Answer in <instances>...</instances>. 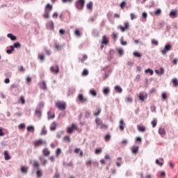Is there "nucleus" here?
Segmentation results:
<instances>
[{
	"instance_id": "50",
	"label": "nucleus",
	"mask_w": 178,
	"mask_h": 178,
	"mask_svg": "<svg viewBox=\"0 0 178 178\" xmlns=\"http://www.w3.org/2000/svg\"><path fill=\"white\" fill-rule=\"evenodd\" d=\"M5 136V133H3V128L0 127V137H3Z\"/></svg>"
},
{
	"instance_id": "63",
	"label": "nucleus",
	"mask_w": 178,
	"mask_h": 178,
	"mask_svg": "<svg viewBox=\"0 0 178 178\" xmlns=\"http://www.w3.org/2000/svg\"><path fill=\"white\" fill-rule=\"evenodd\" d=\"M35 113L36 115H38V116H41V110L40 109L36 110Z\"/></svg>"
},
{
	"instance_id": "15",
	"label": "nucleus",
	"mask_w": 178,
	"mask_h": 178,
	"mask_svg": "<svg viewBox=\"0 0 178 178\" xmlns=\"http://www.w3.org/2000/svg\"><path fill=\"white\" fill-rule=\"evenodd\" d=\"M155 73H156V74H159V76H162V74L165 73V69H163V67H161L160 70H156Z\"/></svg>"
},
{
	"instance_id": "39",
	"label": "nucleus",
	"mask_w": 178,
	"mask_h": 178,
	"mask_svg": "<svg viewBox=\"0 0 178 178\" xmlns=\"http://www.w3.org/2000/svg\"><path fill=\"white\" fill-rule=\"evenodd\" d=\"M38 58L40 59V60H41L42 62H44V59H45V56H44V54H38Z\"/></svg>"
},
{
	"instance_id": "2",
	"label": "nucleus",
	"mask_w": 178,
	"mask_h": 178,
	"mask_svg": "<svg viewBox=\"0 0 178 178\" xmlns=\"http://www.w3.org/2000/svg\"><path fill=\"white\" fill-rule=\"evenodd\" d=\"M33 145L35 148H38V147H42V145H47V140H44L42 138L36 140L33 142Z\"/></svg>"
},
{
	"instance_id": "60",
	"label": "nucleus",
	"mask_w": 178,
	"mask_h": 178,
	"mask_svg": "<svg viewBox=\"0 0 178 178\" xmlns=\"http://www.w3.org/2000/svg\"><path fill=\"white\" fill-rule=\"evenodd\" d=\"M130 16H131V20H134V19H137V17L136 16V15H134V13H131Z\"/></svg>"
},
{
	"instance_id": "45",
	"label": "nucleus",
	"mask_w": 178,
	"mask_h": 178,
	"mask_svg": "<svg viewBox=\"0 0 178 178\" xmlns=\"http://www.w3.org/2000/svg\"><path fill=\"white\" fill-rule=\"evenodd\" d=\"M14 48H22V45L19 42L14 43Z\"/></svg>"
},
{
	"instance_id": "54",
	"label": "nucleus",
	"mask_w": 178,
	"mask_h": 178,
	"mask_svg": "<svg viewBox=\"0 0 178 178\" xmlns=\"http://www.w3.org/2000/svg\"><path fill=\"white\" fill-rule=\"evenodd\" d=\"M134 55L136 57V58H141V54L137 52V51H135L134 53Z\"/></svg>"
},
{
	"instance_id": "25",
	"label": "nucleus",
	"mask_w": 178,
	"mask_h": 178,
	"mask_svg": "<svg viewBox=\"0 0 178 178\" xmlns=\"http://www.w3.org/2000/svg\"><path fill=\"white\" fill-rule=\"evenodd\" d=\"M109 92H111V89H109V88H104L103 90V94H104V95H108Z\"/></svg>"
},
{
	"instance_id": "38",
	"label": "nucleus",
	"mask_w": 178,
	"mask_h": 178,
	"mask_svg": "<svg viewBox=\"0 0 178 178\" xmlns=\"http://www.w3.org/2000/svg\"><path fill=\"white\" fill-rule=\"evenodd\" d=\"M63 140L65 141V143H70V136H64Z\"/></svg>"
},
{
	"instance_id": "11",
	"label": "nucleus",
	"mask_w": 178,
	"mask_h": 178,
	"mask_svg": "<svg viewBox=\"0 0 178 178\" xmlns=\"http://www.w3.org/2000/svg\"><path fill=\"white\" fill-rule=\"evenodd\" d=\"M102 44H104V45H108V44H109V39L108 37H106V35H103Z\"/></svg>"
},
{
	"instance_id": "29",
	"label": "nucleus",
	"mask_w": 178,
	"mask_h": 178,
	"mask_svg": "<svg viewBox=\"0 0 178 178\" xmlns=\"http://www.w3.org/2000/svg\"><path fill=\"white\" fill-rule=\"evenodd\" d=\"M137 127L139 131H141L142 133H144V131H145V127L138 125Z\"/></svg>"
},
{
	"instance_id": "41",
	"label": "nucleus",
	"mask_w": 178,
	"mask_h": 178,
	"mask_svg": "<svg viewBox=\"0 0 178 178\" xmlns=\"http://www.w3.org/2000/svg\"><path fill=\"white\" fill-rule=\"evenodd\" d=\"M157 122H158V121H156V119H154V120H153L152 121L151 123H152V127H153V128L156 127Z\"/></svg>"
},
{
	"instance_id": "1",
	"label": "nucleus",
	"mask_w": 178,
	"mask_h": 178,
	"mask_svg": "<svg viewBox=\"0 0 178 178\" xmlns=\"http://www.w3.org/2000/svg\"><path fill=\"white\" fill-rule=\"evenodd\" d=\"M54 9V7L52 5L48 3L46 5L45 8H44V13L43 15V17L44 19H49V12Z\"/></svg>"
},
{
	"instance_id": "64",
	"label": "nucleus",
	"mask_w": 178,
	"mask_h": 178,
	"mask_svg": "<svg viewBox=\"0 0 178 178\" xmlns=\"http://www.w3.org/2000/svg\"><path fill=\"white\" fill-rule=\"evenodd\" d=\"M80 149L79 148H76L75 149H74V152H75V154H79V152H80Z\"/></svg>"
},
{
	"instance_id": "34",
	"label": "nucleus",
	"mask_w": 178,
	"mask_h": 178,
	"mask_svg": "<svg viewBox=\"0 0 178 178\" xmlns=\"http://www.w3.org/2000/svg\"><path fill=\"white\" fill-rule=\"evenodd\" d=\"M172 84L174 87H178V80L177 79H172Z\"/></svg>"
},
{
	"instance_id": "49",
	"label": "nucleus",
	"mask_w": 178,
	"mask_h": 178,
	"mask_svg": "<svg viewBox=\"0 0 178 178\" xmlns=\"http://www.w3.org/2000/svg\"><path fill=\"white\" fill-rule=\"evenodd\" d=\"M75 35H77V37H81V33L80 32V30L76 29L75 31Z\"/></svg>"
},
{
	"instance_id": "43",
	"label": "nucleus",
	"mask_w": 178,
	"mask_h": 178,
	"mask_svg": "<svg viewBox=\"0 0 178 178\" xmlns=\"http://www.w3.org/2000/svg\"><path fill=\"white\" fill-rule=\"evenodd\" d=\"M100 129L106 130V129H108V125L102 123V124L100 125Z\"/></svg>"
},
{
	"instance_id": "17",
	"label": "nucleus",
	"mask_w": 178,
	"mask_h": 178,
	"mask_svg": "<svg viewBox=\"0 0 178 178\" xmlns=\"http://www.w3.org/2000/svg\"><path fill=\"white\" fill-rule=\"evenodd\" d=\"M40 161L43 166H45V165H47V163H48V161H47V159H45V157L44 156L40 157Z\"/></svg>"
},
{
	"instance_id": "61",
	"label": "nucleus",
	"mask_w": 178,
	"mask_h": 178,
	"mask_svg": "<svg viewBox=\"0 0 178 178\" xmlns=\"http://www.w3.org/2000/svg\"><path fill=\"white\" fill-rule=\"evenodd\" d=\"M59 33H60V35H63L65 34V33H66V31H65V29H60Z\"/></svg>"
},
{
	"instance_id": "24",
	"label": "nucleus",
	"mask_w": 178,
	"mask_h": 178,
	"mask_svg": "<svg viewBox=\"0 0 178 178\" xmlns=\"http://www.w3.org/2000/svg\"><path fill=\"white\" fill-rule=\"evenodd\" d=\"M54 48H55V49H56V51H60V49H62V48H63V47L62 45H60L58 43H55Z\"/></svg>"
},
{
	"instance_id": "18",
	"label": "nucleus",
	"mask_w": 178,
	"mask_h": 178,
	"mask_svg": "<svg viewBox=\"0 0 178 178\" xmlns=\"http://www.w3.org/2000/svg\"><path fill=\"white\" fill-rule=\"evenodd\" d=\"M42 154L44 156H49L51 152L48 149H43Z\"/></svg>"
},
{
	"instance_id": "31",
	"label": "nucleus",
	"mask_w": 178,
	"mask_h": 178,
	"mask_svg": "<svg viewBox=\"0 0 178 178\" xmlns=\"http://www.w3.org/2000/svg\"><path fill=\"white\" fill-rule=\"evenodd\" d=\"M101 152H102V147H97L95 149V154H96V155H99V154H101Z\"/></svg>"
},
{
	"instance_id": "21",
	"label": "nucleus",
	"mask_w": 178,
	"mask_h": 178,
	"mask_svg": "<svg viewBox=\"0 0 178 178\" xmlns=\"http://www.w3.org/2000/svg\"><path fill=\"white\" fill-rule=\"evenodd\" d=\"M138 98L140 101H144V99H145V98H147V94H143V93H140Z\"/></svg>"
},
{
	"instance_id": "46",
	"label": "nucleus",
	"mask_w": 178,
	"mask_h": 178,
	"mask_svg": "<svg viewBox=\"0 0 178 178\" xmlns=\"http://www.w3.org/2000/svg\"><path fill=\"white\" fill-rule=\"evenodd\" d=\"M33 166L38 170L40 169V164L37 161L33 162Z\"/></svg>"
},
{
	"instance_id": "55",
	"label": "nucleus",
	"mask_w": 178,
	"mask_h": 178,
	"mask_svg": "<svg viewBox=\"0 0 178 178\" xmlns=\"http://www.w3.org/2000/svg\"><path fill=\"white\" fill-rule=\"evenodd\" d=\"M162 99L165 101V99H167L168 96L166 95V92H163L161 95Z\"/></svg>"
},
{
	"instance_id": "22",
	"label": "nucleus",
	"mask_w": 178,
	"mask_h": 178,
	"mask_svg": "<svg viewBox=\"0 0 178 178\" xmlns=\"http://www.w3.org/2000/svg\"><path fill=\"white\" fill-rule=\"evenodd\" d=\"M156 165H159V166H163V159H160L159 160H156Z\"/></svg>"
},
{
	"instance_id": "6",
	"label": "nucleus",
	"mask_w": 178,
	"mask_h": 178,
	"mask_svg": "<svg viewBox=\"0 0 178 178\" xmlns=\"http://www.w3.org/2000/svg\"><path fill=\"white\" fill-rule=\"evenodd\" d=\"M74 130H77V124H72L70 127L67 128V133H68V134H72Z\"/></svg>"
},
{
	"instance_id": "30",
	"label": "nucleus",
	"mask_w": 178,
	"mask_h": 178,
	"mask_svg": "<svg viewBox=\"0 0 178 178\" xmlns=\"http://www.w3.org/2000/svg\"><path fill=\"white\" fill-rule=\"evenodd\" d=\"M86 165L88 166V168H91V165H92V160H91V159H88L86 161Z\"/></svg>"
},
{
	"instance_id": "62",
	"label": "nucleus",
	"mask_w": 178,
	"mask_h": 178,
	"mask_svg": "<svg viewBox=\"0 0 178 178\" xmlns=\"http://www.w3.org/2000/svg\"><path fill=\"white\" fill-rule=\"evenodd\" d=\"M60 152H62V150L60 149H57L56 155L58 156V155H60Z\"/></svg>"
},
{
	"instance_id": "51",
	"label": "nucleus",
	"mask_w": 178,
	"mask_h": 178,
	"mask_svg": "<svg viewBox=\"0 0 178 178\" xmlns=\"http://www.w3.org/2000/svg\"><path fill=\"white\" fill-rule=\"evenodd\" d=\"M152 44L153 45L158 46V44H159L158 40H154V39L152 40Z\"/></svg>"
},
{
	"instance_id": "44",
	"label": "nucleus",
	"mask_w": 178,
	"mask_h": 178,
	"mask_svg": "<svg viewBox=\"0 0 178 178\" xmlns=\"http://www.w3.org/2000/svg\"><path fill=\"white\" fill-rule=\"evenodd\" d=\"M82 76H88V70L84 69L82 72Z\"/></svg>"
},
{
	"instance_id": "9",
	"label": "nucleus",
	"mask_w": 178,
	"mask_h": 178,
	"mask_svg": "<svg viewBox=\"0 0 178 178\" xmlns=\"http://www.w3.org/2000/svg\"><path fill=\"white\" fill-rule=\"evenodd\" d=\"M124 24V27L122 26L121 25L118 26V29H120L122 33H124L126 30H129V22H125Z\"/></svg>"
},
{
	"instance_id": "10",
	"label": "nucleus",
	"mask_w": 178,
	"mask_h": 178,
	"mask_svg": "<svg viewBox=\"0 0 178 178\" xmlns=\"http://www.w3.org/2000/svg\"><path fill=\"white\" fill-rule=\"evenodd\" d=\"M159 134L161 137H165V136H166V131L165 130V128L160 127L159 129Z\"/></svg>"
},
{
	"instance_id": "7",
	"label": "nucleus",
	"mask_w": 178,
	"mask_h": 178,
	"mask_svg": "<svg viewBox=\"0 0 178 178\" xmlns=\"http://www.w3.org/2000/svg\"><path fill=\"white\" fill-rule=\"evenodd\" d=\"M78 99L81 102V104H86V102H88V98L85 97L83 95L79 94L78 95Z\"/></svg>"
},
{
	"instance_id": "14",
	"label": "nucleus",
	"mask_w": 178,
	"mask_h": 178,
	"mask_svg": "<svg viewBox=\"0 0 178 178\" xmlns=\"http://www.w3.org/2000/svg\"><path fill=\"white\" fill-rule=\"evenodd\" d=\"M132 154H138V146H132L131 148Z\"/></svg>"
},
{
	"instance_id": "5",
	"label": "nucleus",
	"mask_w": 178,
	"mask_h": 178,
	"mask_svg": "<svg viewBox=\"0 0 178 178\" xmlns=\"http://www.w3.org/2000/svg\"><path fill=\"white\" fill-rule=\"evenodd\" d=\"M172 49V45L170 44H165V47L161 49V52L163 54V55H166L167 52H169Z\"/></svg>"
},
{
	"instance_id": "26",
	"label": "nucleus",
	"mask_w": 178,
	"mask_h": 178,
	"mask_svg": "<svg viewBox=\"0 0 178 178\" xmlns=\"http://www.w3.org/2000/svg\"><path fill=\"white\" fill-rule=\"evenodd\" d=\"M115 90L116 92L121 93L123 92V89H122V88H120V86H116L115 87Z\"/></svg>"
},
{
	"instance_id": "27",
	"label": "nucleus",
	"mask_w": 178,
	"mask_h": 178,
	"mask_svg": "<svg viewBox=\"0 0 178 178\" xmlns=\"http://www.w3.org/2000/svg\"><path fill=\"white\" fill-rule=\"evenodd\" d=\"M96 110L97 112L94 113V116H99V115H101V108L99 107H97Z\"/></svg>"
},
{
	"instance_id": "57",
	"label": "nucleus",
	"mask_w": 178,
	"mask_h": 178,
	"mask_svg": "<svg viewBox=\"0 0 178 178\" xmlns=\"http://www.w3.org/2000/svg\"><path fill=\"white\" fill-rule=\"evenodd\" d=\"M44 51L47 54V55L48 56L51 55V50L47 49V47H44Z\"/></svg>"
},
{
	"instance_id": "12",
	"label": "nucleus",
	"mask_w": 178,
	"mask_h": 178,
	"mask_svg": "<svg viewBox=\"0 0 178 178\" xmlns=\"http://www.w3.org/2000/svg\"><path fill=\"white\" fill-rule=\"evenodd\" d=\"M126 126V124L124 123V121L123 120H120V131H123L124 130V127Z\"/></svg>"
},
{
	"instance_id": "40",
	"label": "nucleus",
	"mask_w": 178,
	"mask_h": 178,
	"mask_svg": "<svg viewBox=\"0 0 178 178\" xmlns=\"http://www.w3.org/2000/svg\"><path fill=\"white\" fill-rule=\"evenodd\" d=\"M125 101L126 102H129V104H131V102H133V98H131V97H127L125 98Z\"/></svg>"
},
{
	"instance_id": "20",
	"label": "nucleus",
	"mask_w": 178,
	"mask_h": 178,
	"mask_svg": "<svg viewBox=\"0 0 178 178\" xmlns=\"http://www.w3.org/2000/svg\"><path fill=\"white\" fill-rule=\"evenodd\" d=\"M10 155H9V152L8 151H4V159L6 161H9L10 159Z\"/></svg>"
},
{
	"instance_id": "59",
	"label": "nucleus",
	"mask_w": 178,
	"mask_h": 178,
	"mask_svg": "<svg viewBox=\"0 0 178 178\" xmlns=\"http://www.w3.org/2000/svg\"><path fill=\"white\" fill-rule=\"evenodd\" d=\"M124 6H126V1H122L120 4L121 9H124Z\"/></svg>"
},
{
	"instance_id": "36",
	"label": "nucleus",
	"mask_w": 178,
	"mask_h": 178,
	"mask_svg": "<svg viewBox=\"0 0 178 178\" xmlns=\"http://www.w3.org/2000/svg\"><path fill=\"white\" fill-rule=\"evenodd\" d=\"M90 94L92 95V97H97V92L94 89L90 90Z\"/></svg>"
},
{
	"instance_id": "37",
	"label": "nucleus",
	"mask_w": 178,
	"mask_h": 178,
	"mask_svg": "<svg viewBox=\"0 0 178 178\" xmlns=\"http://www.w3.org/2000/svg\"><path fill=\"white\" fill-rule=\"evenodd\" d=\"M161 13H162V10H161V8H158L155 12H154V15L156 16H159V15H161Z\"/></svg>"
},
{
	"instance_id": "16",
	"label": "nucleus",
	"mask_w": 178,
	"mask_h": 178,
	"mask_svg": "<svg viewBox=\"0 0 178 178\" xmlns=\"http://www.w3.org/2000/svg\"><path fill=\"white\" fill-rule=\"evenodd\" d=\"M7 37L8 38H10L11 41H16L17 40V38H16V36L12 33H8Z\"/></svg>"
},
{
	"instance_id": "48",
	"label": "nucleus",
	"mask_w": 178,
	"mask_h": 178,
	"mask_svg": "<svg viewBox=\"0 0 178 178\" xmlns=\"http://www.w3.org/2000/svg\"><path fill=\"white\" fill-rule=\"evenodd\" d=\"M74 0H62L63 3H73Z\"/></svg>"
},
{
	"instance_id": "4",
	"label": "nucleus",
	"mask_w": 178,
	"mask_h": 178,
	"mask_svg": "<svg viewBox=\"0 0 178 178\" xmlns=\"http://www.w3.org/2000/svg\"><path fill=\"white\" fill-rule=\"evenodd\" d=\"M56 106L60 111H65L66 109V103L65 102H56Z\"/></svg>"
},
{
	"instance_id": "58",
	"label": "nucleus",
	"mask_w": 178,
	"mask_h": 178,
	"mask_svg": "<svg viewBox=\"0 0 178 178\" xmlns=\"http://www.w3.org/2000/svg\"><path fill=\"white\" fill-rule=\"evenodd\" d=\"M27 130H28L29 131H34V127H33V126H29V127H27Z\"/></svg>"
},
{
	"instance_id": "53",
	"label": "nucleus",
	"mask_w": 178,
	"mask_h": 178,
	"mask_svg": "<svg viewBox=\"0 0 178 178\" xmlns=\"http://www.w3.org/2000/svg\"><path fill=\"white\" fill-rule=\"evenodd\" d=\"M105 141H109L111 140V135L110 134H106L105 138H104Z\"/></svg>"
},
{
	"instance_id": "28",
	"label": "nucleus",
	"mask_w": 178,
	"mask_h": 178,
	"mask_svg": "<svg viewBox=\"0 0 178 178\" xmlns=\"http://www.w3.org/2000/svg\"><path fill=\"white\" fill-rule=\"evenodd\" d=\"M36 176L38 178L42 177V171H41L40 169H38L36 172Z\"/></svg>"
},
{
	"instance_id": "52",
	"label": "nucleus",
	"mask_w": 178,
	"mask_h": 178,
	"mask_svg": "<svg viewBox=\"0 0 178 178\" xmlns=\"http://www.w3.org/2000/svg\"><path fill=\"white\" fill-rule=\"evenodd\" d=\"M113 40H118V33L113 32L112 35Z\"/></svg>"
},
{
	"instance_id": "8",
	"label": "nucleus",
	"mask_w": 178,
	"mask_h": 178,
	"mask_svg": "<svg viewBox=\"0 0 178 178\" xmlns=\"http://www.w3.org/2000/svg\"><path fill=\"white\" fill-rule=\"evenodd\" d=\"M50 70L51 73H54V74H58V73H59V65H56L55 67L51 66L50 67Z\"/></svg>"
},
{
	"instance_id": "3",
	"label": "nucleus",
	"mask_w": 178,
	"mask_h": 178,
	"mask_svg": "<svg viewBox=\"0 0 178 178\" xmlns=\"http://www.w3.org/2000/svg\"><path fill=\"white\" fill-rule=\"evenodd\" d=\"M86 5V0H77L75 2V6L79 10H83V8Z\"/></svg>"
},
{
	"instance_id": "23",
	"label": "nucleus",
	"mask_w": 178,
	"mask_h": 178,
	"mask_svg": "<svg viewBox=\"0 0 178 178\" xmlns=\"http://www.w3.org/2000/svg\"><path fill=\"white\" fill-rule=\"evenodd\" d=\"M50 130H51V131H54V130H56V122H52L50 126Z\"/></svg>"
},
{
	"instance_id": "47",
	"label": "nucleus",
	"mask_w": 178,
	"mask_h": 178,
	"mask_svg": "<svg viewBox=\"0 0 178 178\" xmlns=\"http://www.w3.org/2000/svg\"><path fill=\"white\" fill-rule=\"evenodd\" d=\"M145 73H149L151 76L154 74V71L151 69L145 70Z\"/></svg>"
},
{
	"instance_id": "19",
	"label": "nucleus",
	"mask_w": 178,
	"mask_h": 178,
	"mask_svg": "<svg viewBox=\"0 0 178 178\" xmlns=\"http://www.w3.org/2000/svg\"><path fill=\"white\" fill-rule=\"evenodd\" d=\"M170 17H177V11L171 10L170 13Z\"/></svg>"
},
{
	"instance_id": "35",
	"label": "nucleus",
	"mask_w": 178,
	"mask_h": 178,
	"mask_svg": "<svg viewBox=\"0 0 178 178\" xmlns=\"http://www.w3.org/2000/svg\"><path fill=\"white\" fill-rule=\"evenodd\" d=\"M47 129H45V127H43L42 129V131L40 133L41 136H45L47 135Z\"/></svg>"
},
{
	"instance_id": "13",
	"label": "nucleus",
	"mask_w": 178,
	"mask_h": 178,
	"mask_svg": "<svg viewBox=\"0 0 178 178\" xmlns=\"http://www.w3.org/2000/svg\"><path fill=\"white\" fill-rule=\"evenodd\" d=\"M47 27L49 30H54V22L49 21L47 23Z\"/></svg>"
},
{
	"instance_id": "56",
	"label": "nucleus",
	"mask_w": 178,
	"mask_h": 178,
	"mask_svg": "<svg viewBox=\"0 0 178 178\" xmlns=\"http://www.w3.org/2000/svg\"><path fill=\"white\" fill-rule=\"evenodd\" d=\"M118 52L119 55H120V56H122V55H123V49L119 48L118 49Z\"/></svg>"
},
{
	"instance_id": "33",
	"label": "nucleus",
	"mask_w": 178,
	"mask_h": 178,
	"mask_svg": "<svg viewBox=\"0 0 178 178\" xmlns=\"http://www.w3.org/2000/svg\"><path fill=\"white\" fill-rule=\"evenodd\" d=\"M86 8L87 9H89L90 10H91V9H92V2L90 1L89 3H88L86 4Z\"/></svg>"
},
{
	"instance_id": "42",
	"label": "nucleus",
	"mask_w": 178,
	"mask_h": 178,
	"mask_svg": "<svg viewBox=\"0 0 178 178\" xmlns=\"http://www.w3.org/2000/svg\"><path fill=\"white\" fill-rule=\"evenodd\" d=\"M41 89L42 90H47V83H45V81H43L42 83Z\"/></svg>"
},
{
	"instance_id": "32",
	"label": "nucleus",
	"mask_w": 178,
	"mask_h": 178,
	"mask_svg": "<svg viewBox=\"0 0 178 178\" xmlns=\"http://www.w3.org/2000/svg\"><path fill=\"white\" fill-rule=\"evenodd\" d=\"M95 123H96L97 126H101L102 124V120L99 118H97L95 120Z\"/></svg>"
}]
</instances>
